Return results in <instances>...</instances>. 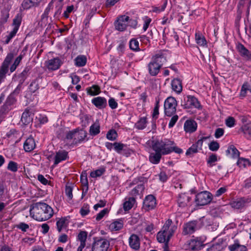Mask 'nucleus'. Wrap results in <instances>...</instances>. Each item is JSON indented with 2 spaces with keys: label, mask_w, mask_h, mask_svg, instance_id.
<instances>
[{
  "label": "nucleus",
  "mask_w": 251,
  "mask_h": 251,
  "mask_svg": "<svg viewBox=\"0 0 251 251\" xmlns=\"http://www.w3.org/2000/svg\"><path fill=\"white\" fill-rule=\"evenodd\" d=\"M30 213L35 220L38 221H45L53 216V212L52 208L47 203L38 202L31 206Z\"/></svg>",
  "instance_id": "obj_1"
},
{
  "label": "nucleus",
  "mask_w": 251,
  "mask_h": 251,
  "mask_svg": "<svg viewBox=\"0 0 251 251\" xmlns=\"http://www.w3.org/2000/svg\"><path fill=\"white\" fill-rule=\"evenodd\" d=\"M166 61V57L162 53H157L153 56L148 66L150 75L151 76H156Z\"/></svg>",
  "instance_id": "obj_2"
},
{
  "label": "nucleus",
  "mask_w": 251,
  "mask_h": 251,
  "mask_svg": "<svg viewBox=\"0 0 251 251\" xmlns=\"http://www.w3.org/2000/svg\"><path fill=\"white\" fill-rule=\"evenodd\" d=\"M174 144L173 142L168 140L164 141L157 140L152 141L151 147L154 151L164 155L170 153L169 146H172Z\"/></svg>",
  "instance_id": "obj_3"
},
{
  "label": "nucleus",
  "mask_w": 251,
  "mask_h": 251,
  "mask_svg": "<svg viewBox=\"0 0 251 251\" xmlns=\"http://www.w3.org/2000/svg\"><path fill=\"white\" fill-rule=\"evenodd\" d=\"M177 101L172 97H168L165 101L164 107L165 114L167 116L171 117L176 112Z\"/></svg>",
  "instance_id": "obj_4"
},
{
  "label": "nucleus",
  "mask_w": 251,
  "mask_h": 251,
  "mask_svg": "<svg viewBox=\"0 0 251 251\" xmlns=\"http://www.w3.org/2000/svg\"><path fill=\"white\" fill-rule=\"evenodd\" d=\"M212 200V194L207 191H202L196 195L195 202L197 205L203 206L209 203Z\"/></svg>",
  "instance_id": "obj_5"
},
{
  "label": "nucleus",
  "mask_w": 251,
  "mask_h": 251,
  "mask_svg": "<svg viewBox=\"0 0 251 251\" xmlns=\"http://www.w3.org/2000/svg\"><path fill=\"white\" fill-rule=\"evenodd\" d=\"M181 106L184 109H188L192 107L200 108L201 104L198 99L194 96L190 95L184 97L181 100Z\"/></svg>",
  "instance_id": "obj_6"
},
{
  "label": "nucleus",
  "mask_w": 251,
  "mask_h": 251,
  "mask_svg": "<svg viewBox=\"0 0 251 251\" xmlns=\"http://www.w3.org/2000/svg\"><path fill=\"white\" fill-rule=\"evenodd\" d=\"M109 246V242L104 239L95 240L92 247V251H107Z\"/></svg>",
  "instance_id": "obj_7"
},
{
  "label": "nucleus",
  "mask_w": 251,
  "mask_h": 251,
  "mask_svg": "<svg viewBox=\"0 0 251 251\" xmlns=\"http://www.w3.org/2000/svg\"><path fill=\"white\" fill-rule=\"evenodd\" d=\"M129 20V17L127 16L123 15L119 17L114 23L115 29L120 31L125 30L127 26L126 23Z\"/></svg>",
  "instance_id": "obj_8"
},
{
  "label": "nucleus",
  "mask_w": 251,
  "mask_h": 251,
  "mask_svg": "<svg viewBox=\"0 0 251 251\" xmlns=\"http://www.w3.org/2000/svg\"><path fill=\"white\" fill-rule=\"evenodd\" d=\"M177 228L176 226L173 224L172 221L170 219L167 220L162 228L163 232L168 235V240H170Z\"/></svg>",
  "instance_id": "obj_9"
},
{
  "label": "nucleus",
  "mask_w": 251,
  "mask_h": 251,
  "mask_svg": "<svg viewBox=\"0 0 251 251\" xmlns=\"http://www.w3.org/2000/svg\"><path fill=\"white\" fill-rule=\"evenodd\" d=\"M156 205V201L155 197L149 195L145 198L143 201V208L146 211H150L154 209Z\"/></svg>",
  "instance_id": "obj_10"
},
{
  "label": "nucleus",
  "mask_w": 251,
  "mask_h": 251,
  "mask_svg": "<svg viewBox=\"0 0 251 251\" xmlns=\"http://www.w3.org/2000/svg\"><path fill=\"white\" fill-rule=\"evenodd\" d=\"M198 222L196 221H191L185 224L183 226V234L184 235L193 233L197 229H199Z\"/></svg>",
  "instance_id": "obj_11"
},
{
  "label": "nucleus",
  "mask_w": 251,
  "mask_h": 251,
  "mask_svg": "<svg viewBox=\"0 0 251 251\" xmlns=\"http://www.w3.org/2000/svg\"><path fill=\"white\" fill-rule=\"evenodd\" d=\"M62 64L61 60L58 57H55L46 61L45 63V66L50 71L58 70Z\"/></svg>",
  "instance_id": "obj_12"
},
{
  "label": "nucleus",
  "mask_w": 251,
  "mask_h": 251,
  "mask_svg": "<svg viewBox=\"0 0 251 251\" xmlns=\"http://www.w3.org/2000/svg\"><path fill=\"white\" fill-rule=\"evenodd\" d=\"M75 135L74 144L76 145L88 140V139H86L87 133L85 130H78L75 129Z\"/></svg>",
  "instance_id": "obj_13"
},
{
  "label": "nucleus",
  "mask_w": 251,
  "mask_h": 251,
  "mask_svg": "<svg viewBox=\"0 0 251 251\" xmlns=\"http://www.w3.org/2000/svg\"><path fill=\"white\" fill-rule=\"evenodd\" d=\"M250 202H251V198L242 197L231 202V205L233 208L239 209L243 208L246 203Z\"/></svg>",
  "instance_id": "obj_14"
},
{
  "label": "nucleus",
  "mask_w": 251,
  "mask_h": 251,
  "mask_svg": "<svg viewBox=\"0 0 251 251\" xmlns=\"http://www.w3.org/2000/svg\"><path fill=\"white\" fill-rule=\"evenodd\" d=\"M22 85L19 84L17 87L15 88L14 91L11 93L10 95L7 97L5 101V103L9 106L14 105L17 101V100L15 97V95H18L21 90Z\"/></svg>",
  "instance_id": "obj_15"
},
{
  "label": "nucleus",
  "mask_w": 251,
  "mask_h": 251,
  "mask_svg": "<svg viewBox=\"0 0 251 251\" xmlns=\"http://www.w3.org/2000/svg\"><path fill=\"white\" fill-rule=\"evenodd\" d=\"M92 103L99 109H103L107 106V100L104 97H98L92 100Z\"/></svg>",
  "instance_id": "obj_16"
},
{
  "label": "nucleus",
  "mask_w": 251,
  "mask_h": 251,
  "mask_svg": "<svg viewBox=\"0 0 251 251\" xmlns=\"http://www.w3.org/2000/svg\"><path fill=\"white\" fill-rule=\"evenodd\" d=\"M68 156V152L66 151H59L56 152V154L54 157V162L53 166H56L60 162L66 160Z\"/></svg>",
  "instance_id": "obj_17"
},
{
  "label": "nucleus",
  "mask_w": 251,
  "mask_h": 251,
  "mask_svg": "<svg viewBox=\"0 0 251 251\" xmlns=\"http://www.w3.org/2000/svg\"><path fill=\"white\" fill-rule=\"evenodd\" d=\"M87 238V232L86 231H80L77 235V240L80 243L78 247L77 251H82V250L86 246V241Z\"/></svg>",
  "instance_id": "obj_18"
},
{
  "label": "nucleus",
  "mask_w": 251,
  "mask_h": 251,
  "mask_svg": "<svg viewBox=\"0 0 251 251\" xmlns=\"http://www.w3.org/2000/svg\"><path fill=\"white\" fill-rule=\"evenodd\" d=\"M191 200V197L185 193L179 194L177 199L178 206L180 207L188 206Z\"/></svg>",
  "instance_id": "obj_19"
},
{
  "label": "nucleus",
  "mask_w": 251,
  "mask_h": 251,
  "mask_svg": "<svg viewBox=\"0 0 251 251\" xmlns=\"http://www.w3.org/2000/svg\"><path fill=\"white\" fill-rule=\"evenodd\" d=\"M184 128L186 132H194L197 128V123L194 120H187L184 123Z\"/></svg>",
  "instance_id": "obj_20"
},
{
  "label": "nucleus",
  "mask_w": 251,
  "mask_h": 251,
  "mask_svg": "<svg viewBox=\"0 0 251 251\" xmlns=\"http://www.w3.org/2000/svg\"><path fill=\"white\" fill-rule=\"evenodd\" d=\"M36 147L35 140L31 136L26 139L24 144V149L26 152L33 151Z\"/></svg>",
  "instance_id": "obj_21"
},
{
  "label": "nucleus",
  "mask_w": 251,
  "mask_h": 251,
  "mask_svg": "<svg viewBox=\"0 0 251 251\" xmlns=\"http://www.w3.org/2000/svg\"><path fill=\"white\" fill-rule=\"evenodd\" d=\"M237 49L240 55L248 60H251V52L242 44H238Z\"/></svg>",
  "instance_id": "obj_22"
},
{
  "label": "nucleus",
  "mask_w": 251,
  "mask_h": 251,
  "mask_svg": "<svg viewBox=\"0 0 251 251\" xmlns=\"http://www.w3.org/2000/svg\"><path fill=\"white\" fill-rule=\"evenodd\" d=\"M129 245L132 249L138 250L140 245L139 237L136 234H132L129 238Z\"/></svg>",
  "instance_id": "obj_23"
},
{
  "label": "nucleus",
  "mask_w": 251,
  "mask_h": 251,
  "mask_svg": "<svg viewBox=\"0 0 251 251\" xmlns=\"http://www.w3.org/2000/svg\"><path fill=\"white\" fill-rule=\"evenodd\" d=\"M26 51V49L25 48L23 49L20 54L15 59L14 62L10 68V70L11 73L13 72L16 70L22 59L25 54Z\"/></svg>",
  "instance_id": "obj_24"
},
{
  "label": "nucleus",
  "mask_w": 251,
  "mask_h": 251,
  "mask_svg": "<svg viewBox=\"0 0 251 251\" xmlns=\"http://www.w3.org/2000/svg\"><path fill=\"white\" fill-rule=\"evenodd\" d=\"M172 89L177 93H180L182 90L181 80L178 78H175L171 83Z\"/></svg>",
  "instance_id": "obj_25"
},
{
  "label": "nucleus",
  "mask_w": 251,
  "mask_h": 251,
  "mask_svg": "<svg viewBox=\"0 0 251 251\" xmlns=\"http://www.w3.org/2000/svg\"><path fill=\"white\" fill-rule=\"evenodd\" d=\"M162 155L160 153L155 151V152L150 153L149 160L153 164H158L160 162Z\"/></svg>",
  "instance_id": "obj_26"
},
{
  "label": "nucleus",
  "mask_w": 251,
  "mask_h": 251,
  "mask_svg": "<svg viewBox=\"0 0 251 251\" xmlns=\"http://www.w3.org/2000/svg\"><path fill=\"white\" fill-rule=\"evenodd\" d=\"M123 227V222L121 219H118L112 222L109 226L110 230L111 231H117L121 229Z\"/></svg>",
  "instance_id": "obj_27"
},
{
  "label": "nucleus",
  "mask_w": 251,
  "mask_h": 251,
  "mask_svg": "<svg viewBox=\"0 0 251 251\" xmlns=\"http://www.w3.org/2000/svg\"><path fill=\"white\" fill-rule=\"evenodd\" d=\"M226 155L230 154L233 158H239L240 152L233 145H230L226 151Z\"/></svg>",
  "instance_id": "obj_28"
},
{
  "label": "nucleus",
  "mask_w": 251,
  "mask_h": 251,
  "mask_svg": "<svg viewBox=\"0 0 251 251\" xmlns=\"http://www.w3.org/2000/svg\"><path fill=\"white\" fill-rule=\"evenodd\" d=\"M239 131L243 132L245 137L248 139H251V126L248 124L242 126L240 127Z\"/></svg>",
  "instance_id": "obj_29"
},
{
  "label": "nucleus",
  "mask_w": 251,
  "mask_h": 251,
  "mask_svg": "<svg viewBox=\"0 0 251 251\" xmlns=\"http://www.w3.org/2000/svg\"><path fill=\"white\" fill-rule=\"evenodd\" d=\"M41 0H24L22 3V6L24 9H28L37 5Z\"/></svg>",
  "instance_id": "obj_30"
},
{
  "label": "nucleus",
  "mask_w": 251,
  "mask_h": 251,
  "mask_svg": "<svg viewBox=\"0 0 251 251\" xmlns=\"http://www.w3.org/2000/svg\"><path fill=\"white\" fill-rule=\"evenodd\" d=\"M87 93L91 96H96L100 92V88L98 85H93L86 88Z\"/></svg>",
  "instance_id": "obj_31"
},
{
  "label": "nucleus",
  "mask_w": 251,
  "mask_h": 251,
  "mask_svg": "<svg viewBox=\"0 0 251 251\" xmlns=\"http://www.w3.org/2000/svg\"><path fill=\"white\" fill-rule=\"evenodd\" d=\"M135 202V199L133 197L128 198L127 200L123 204L124 209L125 211H127L132 208Z\"/></svg>",
  "instance_id": "obj_32"
},
{
  "label": "nucleus",
  "mask_w": 251,
  "mask_h": 251,
  "mask_svg": "<svg viewBox=\"0 0 251 251\" xmlns=\"http://www.w3.org/2000/svg\"><path fill=\"white\" fill-rule=\"evenodd\" d=\"M228 248L230 251H247L245 246L240 245L238 243L229 246Z\"/></svg>",
  "instance_id": "obj_33"
},
{
  "label": "nucleus",
  "mask_w": 251,
  "mask_h": 251,
  "mask_svg": "<svg viewBox=\"0 0 251 251\" xmlns=\"http://www.w3.org/2000/svg\"><path fill=\"white\" fill-rule=\"evenodd\" d=\"M21 120L22 122L25 125H28L32 121V118L29 115V112L28 110H26L23 112Z\"/></svg>",
  "instance_id": "obj_34"
},
{
  "label": "nucleus",
  "mask_w": 251,
  "mask_h": 251,
  "mask_svg": "<svg viewBox=\"0 0 251 251\" xmlns=\"http://www.w3.org/2000/svg\"><path fill=\"white\" fill-rule=\"evenodd\" d=\"M87 58L85 55H79L75 59V65L77 67H83L85 65Z\"/></svg>",
  "instance_id": "obj_35"
},
{
  "label": "nucleus",
  "mask_w": 251,
  "mask_h": 251,
  "mask_svg": "<svg viewBox=\"0 0 251 251\" xmlns=\"http://www.w3.org/2000/svg\"><path fill=\"white\" fill-rule=\"evenodd\" d=\"M89 132L91 135L95 136L100 132V126L98 123L93 124L90 127Z\"/></svg>",
  "instance_id": "obj_36"
},
{
  "label": "nucleus",
  "mask_w": 251,
  "mask_h": 251,
  "mask_svg": "<svg viewBox=\"0 0 251 251\" xmlns=\"http://www.w3.org/2000/svg\"><path fill=\"white\" fill-rule=\"evenodd\" d=\"M156 237L159 243L169 242L170 241L168 240V235L162 230L157 233Z\"/></svg>",
  "instance_id": "obj_37"
},
{
  "label": "nucleus",
  "mask_w": 251,
  "mask_h": 251,
  "mask_svg": "<svg viewBox=\"0 0 251 251\" xmlns=\"http://www.w3.org/2000/svg\"><path fill=\"white\" fill-rule=\"evenodd\" d=\"M247 91L251 93V88L248 82H245L241 88L240 95L241 97H245L247 95Z\"/></svg>",
  "instance_id": "obj_38"
},
{
  "label": "nucleus",
  "mask_w": 251,
  "mask_h": 251,
  "mask_svg": "<svg viewBox=\"0 0 251 251\" xmlns=\"http://www.w3.org/2000/svg\"><path fill=\"white\" fill-rule=\"evenodd\" d=\"M147 119L145 117L141 118L135 124V126L138 129H143L146 127Z\"/></svg>",
  "instance_id": "obj_39"
},
{
  "label": "nucleus",
  "mask_w": 251,
  "mask_h": 251,
  "mask_svg": "<svg viewBox=\"0 0 251 251\" xmlns=\"http://www.w3.org/2000/svg\"><path fill=\"white\" fill-rule=\"evenodd\" d=\"M195 38L197 43L201 46H204L206 45V41L204 36L198 33H196Z\"/></svg>",
  "instance_id": "obj_40"
},
{
  "label": "nucleus",
  "mask_w": 251,
  "mask_h": 251,
  "mask_svg": "<svg viewBox=\"0 0 251 251\" xmlns=\"http://www.w3.org/2000/svg\"><path fill=\"white\" fill-rule=\"evenodd\" d=\"M67 221L66 217H62L59 219L56 222L57 229L59 232L62 231V228L64 227L65 223Z\"/></svg>",
  "instance_id": "obj_41"
},
{
  "label": "nucleus",
  "mask_w": 251,
  "mask_h": 251,
  "mask_svg": "<svg viewBox=\"0 0 251 251\" xmlns=\"http://www.w3.org/2000/svg\"><path fill=\"white\" fill-rule=\"evenodd\" d=\"M113 146L114 147L115 150L118 153H121L122 151L124 152L126 151L125 148L126 147V146L124 144L115 142L113 143Z\"/></svg>",
  "instance_id": "obj_42"
},
{
  "label": "nucleus",
  "mask_w": 251,
  "mask_h": 251,
  "mask_svg": "<svg viewBox=\"0 0 251 251\" xmlns=\"http://www.w3.org/2000/svg\"><path fill=\"white\" fill-rule=\"evenodd\" d=\"M129 48L134 51L139 50V42L135 39H132L129 42Z\"/></svg>",
  "instance_id": "obj_43"
},
{
  "label": "nucleus",
  "mask_w": 251,
  "mask_h": 251,
  "mask_svg": "<svg viewBox=\"0 0 251 251\" xmlns=\"http://www.w3.org/2000/svg\"><path fill=\"white\" fill-rule=\"evenodd\" d=\"M117 137V133L114 129H111L107 132L106 134V138L111 141H114L116 139Z\"/></svg>",
  "instance_id": "obj_44"
},
{
  "label": "nucleus",
  "mask_w": 251,
  "mask_h": 251,
  "mask_svg": "<svg viewBox=\"0 0 251 251\" xmlns=\"http://www.w3.org/2000/svg\"><path fill=\"white\" fill-rule=\"evenodd\" d=\"M7 168L8 170L16 172L18 170V164L14 161H10Z\"/></svg>",
  "instance_id": "obj_45"
},
{
  "label": "nucleus",
  "mask_w": 251,
  "mask_h": 251,
  "mask_svg": "<svg viewBox=\"0 0 251 251\" xmlns=\"http://www.w3.org/2000/svg\"><path fill=\"white\" fill-rule=\"evenodd\" d=\"M223 248L222 245L220 243L213 244L208 249V251H222Z\"/></svg>",
  "instance_id": "obj_46"
},
{
  "label": "nucleus",
  "mask_w": 251,
  "mask_h": 251,
  "mask_svg": "<svg viewBox=\"0 0 251 251\" xmlns=\"http://www.w3.org/2000/svg\"><path fill=\"white\" fill-rule=\"evenodd\" d=\"M105 171L104 168L98 169L95 171L92 172L90 174V176L93 178L100 176L104 173Z\"/></svg>",
  "instance_id": "obj_47"
},
{
  "label": "nucleus",
  "mask_w": 251,
  "mask_h": 251,
  "mask_svg": "<svg viewBox=\"0 0 251 251\" xmlns=\"http://www.w3.org/2000/svg\"><path fill=\"white\" fill-rule=\"evenodd\" d=\"M200 244L199 241L192 240L190 243V247L193 251L198 250L200 249Z\"/></svg>",
  "instance_id": "obj_48"
},
{
  "label": "nucleus",
  "mask_w": 251,
  "mask_h": 251,
  "mask_svg": "<svg viewBox=\"0 0 251 251\" xmlns=\"http://www.w3.org/2000/svg\"><path fill=\"white\" fill-rule=\"evenodd\" d=\"M28 72L29 69H28L27 68H25V70L20 74L19 77L20 78V84L21 85L26 79L27 76L28 75Z\"/></svg>",
  "instance_id": "obj_49"
},
{
  "label": "nucleus",
  "mask_w": 251,
  "mask_h": 251,
  "mask_svg": "<svg viewBox=\"0 0 251 251\" xmlns=\"http://www.w3.org/2000/svg\"><path fill=\"white\" fill-rule=\"evenodd\" d=\"M73 187L71 185H66L65 188V193L68 198L70 200H72L73 197Z\"/></svg>",
  "instance_id": "obj_50"
},
{
  "label": "nucleus",
  "mask_w": 251,
  "mask_h": 251,
  "mask_svg": "<svg viewBox=\"0 0 251 251\" xmlns=\"http://www.w3.org/2000/svg\"><path fill=\"white\" fill-rule=\"evenodd\" d=\"M199 151V149L196 146L193 144L191 147H190L186 152V155L187 156H191V155L197 153Z\"/></svg>",
  "instance_id": "obj_51"
},
{
  "label": "nucleus",
  "mask_w": 251,
  "mask_h": 251,
  "mask_svg": "<svg viewBox=\"0 0 251 251\" xmlns=\"http://www.w3.org/2000/svg\"><path fill=\"white\" fill-rule=\"evenodd\" d=\"M220 145L217 141H212L209 144V150L211 151H215L218 150Z\"/></svg>",
  "instance_id": "obj_52"
},
{
  "label": "nucleus",
  "mask_w": 251,
  "mask_h": 251,
  "mask_svg": "<svg viewBox=\"0 0 251 251\" xmlns=\"http://www.w3.org/2000/svg\"><path fill=\"white\" fill-rule=\"evenodd\" d=\"M217 161V156L215 154H212L210 155L207 161V164L209 166L212 167L214 166L213 163L216 162Z\"/></svg>",
  "instance_id": "obj_53"
},
{
  "label": "nucleus",
  "mask_w": 251,
  "mask_h": 251,
  "mask_svg": "<svg viewBox=\"0 0 251 251\" xmlns=\"http://www.w3.org/2000/svg\"><path fill=\"white\" fill-rule=\"evenodd\" d=\"M225 124L227 127H233L235 124V120L232 117H228L225 121Z\"/></svg>",
  "instance_id": "obj_54"
},
{
  "label": "nucleus",
  "mask_w": 251,
  "mask_h": 251,
  "mask_svg": "<svg viewBox=\"0 0 251 251\" xmlns=\"http://www.w3.org/2000/svg\"><path fill=\"white\" fill-rule=\"evenodd\" d=\"M21 23V18L18 15L14 19L13 25L14 26V28L19 29L20 25Z\"/></svg>",
  "instance_id": "obj_55"
},
{
  "label": "nucleus",
  "mask_w": 251,
  "mask_h": 251,
  "mask_svg": "<svg viewBox=\"0 0 251 251\" xmlns=\"http://www.w3.org/2000/svg\"><path fill=\"white\" fill-rule=\"evenodd\" d=\"M39 88V85L36 81H32L29 86V91L32 93L35 92Z\"/></svg>",
  "instance_id": "obj_56"
},
{
  "label": "nucleus",
  "mask_w": 251,
  "mask_h": 251,
  "mask_svg": "<svg viewBox=\"0 0 251 251\" xmlns=\"http://www.w3.org/2000/svg\"><path fill=\"white\" fill-rule=\"evenodd\" d=\"M90 212L88 204H84L80 210V213L81 216H85Z\"/></svg>",
  "instance_id": "obj_57"
},
{
  "label": "nucleus",
  "mask_w": 251,
  "mask_h": 251,
  "mask_svg": "<svg viewBox=\"0 0 251 251\" xmlns=\"http://www.w3.org/2000/svg\"><path fill=\"white\" fill-rule=\"evenodd\" d=\"M15 226L23 232L26 231L29 228L28 225L23 222L20 223L18 225H16Z\"/></svg>",
  "instance_id": "obj_58"
},
{
  "label": "nucleus",
  "mask_w": 251,
  "mask_h": 251,
  "mask_svg": "<svg viewBox=\"0 0 251 251\" xmlns=\"http://www.w3.org/2000/svg\"><path fill=\"white\" fill-rule=\"evenodd\" d=\"M249 163V160L243 158H239L237 164L239 167H245L247 164Z\"/></svg>",
  "instance_id": "obj_59"
},
{
  "label": "nucleus",
  "mask_w": 251,
  "mask_h": 251,
  "mask_svg": "<svg viewBox=\"0 0 251 251\" xmlns=\"http://www.w3.org/2000/svg\"><path fill=\"white\" fill-rule=\"evenodd\" d=\"M80 181L81 183L87 187V189H88V182L87 177V175L86 173L82 174L80 176Z\"/></svg>",
  "instance_id": "obj_60"
},
{
  "label": "nucleus",
  "mask_w": 251,
  "mask_h": 251,
  "mask_svg": "<svg viewBox=\"0 0 251 251\" xmlns=\"http://www.w3.org/2000/svg\"><path fill=\"white\" fill-rule=\"evenodd\" d=\"M126 42L124 40L120 41L119 44L117 47V50L121 53H123L125 49Z\"/></svg>",
  "instance_id": "obj_61"
},
{
  "label": "nucleus",
  "mask_w": 251,
  "mask_h": 251,
  "mask_svg": "<svg viewBox=\"0 0 251 251\" xmlns=\"http://www.w3.org/2000/svg\"><path fill=\"white\" fill-rule=\"evenodd\" d=\"M108 104L109 107L112 109H115L118 107V103L113 98H110L108 100Z\"/></svg>",
  "instance_id": "obj_62"
},
{
  "label": "nucleus",
  "mask_w": 251,
  "mask_h": 251,
  "mask_svg": "<svg viewBox=\"0 0 251 251\" xmlns=\"http://www.w3.org/2000/svg\"><path fill=\"white\" fill-rule=\"evenodd\" d=\"M108 212V210L107 208H104L102 210H101L99 213H98L96 216V220L100 221V220L104 215Z\"/></svg>",
  "instance_id": "obj_63"
},
{
  "label": "nucleus",
  "mask_w": 251,
  "mask_h": 251,
  "mask_svg": "<svg viewBox=\"0 0 251 251\" xmlns=\"http://www.w3.org/2000/svg\"><path fill=\"white\" fill-rule=\"evenodd\" d=\"M178 117L177 115H174L171 119L169 123V127L171 128L174 126L177 121L178 120Z\"/></svg>",
  "instance_id": "obj_64"
}]
</instances>
